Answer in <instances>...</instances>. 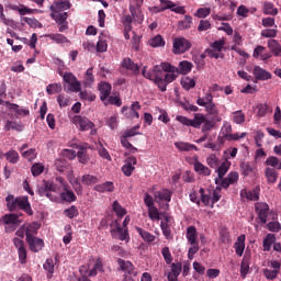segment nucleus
Here are the masks:
<instances>
[{
  "mask_svg": "<svg viewBox=\"0 0 281 281\" xmlns=\"http://www.w3.org/2000/svg\"><path fill=\"white\" fill-rule=\"evenodd\" d=\"M32 234H36V229H34L33 225H23L15 233L19 238H24L26 236V240L27 236H32Z\"/></svg>",
  "mask_w": 281,
  "mask_h": 281,
  "instance_id": "nucleus-20",
  "label": "nucleus"
},
{
  "mask_svg": "<svg viewBox=\"0 0 281 281\" xmlns=\"http://www.w3.org/2000/svg\"><path fill=\"white\" fill-rule=\"evenodd\" d=\"M156 201H160L161 203H166L165 210H168V203H170L172 199V193L168 191L167 189H162L161 191H157L155 193Z\"/></svg>",
  "mask_w": 281,
  "mask_h": 281,
  "instance_id": "nucleus-16",
  "label": "nucleus"
},
{
  "mask_svg": "<svg viewBox=\"0 0 281 281\" xmlns=\"http://www.w3.org/2000/svg\"><path fill=\"white\" fill-rule=\"evenodd\" d=\"M121 144H122L123 148H126L127 150H130V153H137V148L135 146H133V144H131V142H128V137L122 135Z\"/></svg>",
  "mask_w": 281,
  "mask_h": 281,
  "instance_id": "nucleus-60",
  "label": "nucleus"
},
{
  "mask_svg": "<svg viewBox=\"0 0 281 281\" xmlns=\"http://www.w3.org/2000/svg\"><path fill=\"white\" fill-rule=\"evenodd\" d=\"M95 82V77L93 76V68H88L85 75V87H91Z\"/></svg>",
  "mask_w": 281,
  "mask_h": 281,
  "instance_id": "nucleus-43",
  "label": "nucleus"
},
{
  "mask_svg": "<svg viewBox=\"0 0 281 281\" xmlns=\"http://www.w3.org/2000/svg\"><path fill=\"white\" fill-rule=\"evenodd\" d=\"M60 91H63V85L60 83H50L46 87V93H48V95L60 93Z\"/></svg>",
  "mask_w": 281,
  "mask_h": 281,
  "instance_id": "nucleus-47",
  "label": "nucleus"
},
{
  "mask_svg": "<svg viewBox=\"0 0 281 281\" xmlns=\"http://www.w3.org/2000/svg\"><path fill=\"white\" fill-rule=\"evenodd\" d=\"M72 124H75L79 131H91V135H95L97 133L95 128H93L95 125L86 116L75 115L72 117Z\"/></svg>",
  "mask_w": 281,
  "mask_h": 281,
  "instance_id": "nucleus-4",
  "label": "nucleus"
},
{
  "mask_svg": "<svg viewBox=\"0 0 281 281\" xmlns=\"http://www.w3.org/2000/svg\"><path fill=\"white\" fill-rule=\"evenodd\" d=\"M136 231L138 232L139 236L145 240L146 243H155V236L143 228L136 227Z\"/></svg>",
  "mask_w": 281,
  "mask_h": 281,
  "instance_id": "nucleus-51",
  "label": "nucleus"
},
{
  "mask_svg": "<svg viewBox=\"0 0 281 281\" xmlns=\"http://www.w3.org/2000/svg\"><path fill=\"white\" fill-rule=\"evenodd\" d=\"M192 47V43L184 37H176L173 40V54H186Z\"/></svg>",
  "mask_w": 281,
  "mask_h": 281,
  "instance_id": "nucleus-6",
  "label": "nucleus"
},
{
  "mask_svg": "<svg viewBox=\"0 0 281 281\" xmlns=\"http://www.w3.org/2000/svg\"><path fill=\"white\" fill-rule=\"evenodd\" d=\"M142 105L139 102H134L130 108H123L122 113L125 114V117H130L131 120L139 119V110Z\"/></svg>",
  "mask_w": 281,
  "mask_h": 281,
  "instance_id": "nucleus-10",
  "label": "nucleus"
},
{
  "mask_svg": "<svg viewBox=\"0 0 281 281\" xmlns=\"http://www.w3.org/2000/svg\"><path fill=\"white\" fill-rule=\"evenodd\" d=\"M50 16L56 23L59 24V32H67V30H69V24L67 23V12L52 11Z\"/></svg>",
  "mask_w": 281,
  "mask_h": 281,
  "instance_id": "nucleus-5",
  "label": "nucleus"
},
{
  "mask_svg": "<svg viewBox=\"0 0 281 281\" xmlns=\"http://www.w3.org/2000/svg\"><path fill=\"white\" fill-rule=\"evenodd\" d=\"M4 157L7 161H10V164H19V153L16 150H9L4 154Z\"/></svg>",
  "mask_w": 281,
  "mask_h": 281,
  "instance_id": "nucleus-54",
  "label": "nucleus"
},
{
  "mask_svg": "<svg viewBox=\"0 0 281 281\" xmlns=\"http://www.w3.org/2000/svg\"><path fill=\"white\" fill-rule=\"evenodd\" d=\"M269 49L274 54V56H281V45L276 40H270L268 42Z\"/></svg>",
  "mask_w": 281,
  "mask_h": 281,
  "instance_id": "nucleus-42",
  "label": "nucleus"
},
{
  "mask_svg": "<svg viewBox=\"0 0 281 281\" xmlns=\"http://www.w3.org/2000/svg\"><path fill=\"white\" fill-rule=\"evenodd\" d=\"M193 167L195 172H198V175H203L204 177H210L212 175V170L199 160H195L193 162Z\"/></svg>",
  "mask_w": 281,
  "mask_h": 281,
  "instance_id": "nucleus-22",
  "label": "nucleus"
},
{
  "mask_svg": "<svg viewBox=\"0 0 281 281\" xmlns=\"http://www.w3.org/2000/svg\"><path fill=\"white\" fill-rule=\"evenodd\" d=\"M192 67H194V65H192V63L188 60L180 61L179 64L180 74H190L192 71Z\"/></svg>",
  "mask_w": 281,
  "mask_h": 281,
  "instance_id": "nucleus-58",
  "label": "nucleus"
},
{
  "mask_svg": "<svg viewBox=\"0 0 281 281\" xmlns=\"http://www.w3.org/2000/svg\"><path fill=\"white\" fill-rule=\"evenodd\" d=\"M150 47H165L166 41L161 35H156L148 41Z\"/></svg>",
  "mask_w": 281,
  "mask_h": 281,
  "instance_id": "nucleus-38",
  "label": "nucleus"
},
{
  "mask_svg": "<svg viewBox=\"0 0 281 281\" xmlns=\"http://www.w3.org/2000/svg\"><path fill=\"white\" fill-rule=\"evenodd\" d=\"M176 148L180 150V153H190L191 150H199L195 145L186 143V142H176L175 143Z\"/></svg>",
  "mask_w": 281,
  "mask_h": 281,
  "instance_id": "nucleus-28",
  "label": "nucleus"
},
{
  "mask_svg": "<svg viewBox=\"0 0 281 281\" xmlns=\"http://www.w3.org/2000/svg\"><path fill=\"white\" fill-rule=\"evenodd\" d=\"M45 170V166L41 162H36L32 166L31 172L33 177H38L40 175H43V171Z\"/></svg>",
  "mask_w": 281,
  "mask_h": 281,
  "instance_id": "nucleus-63",
  "label": "nucleus"
},
{
  "mask_svg": "<svg viewBox=\"0 0 281 281\" xmlns=\"http://www.w3.org/2000/svg\"><path fill=\"white\" fill-rule=\"evenodd\" d=\"M241 199H247V201H258L260 198L258 190L254 189L252 191L241 190L240 191Z\"/></svg>",
  "mask_w": 281,
  "mask_h": 281,
  "instance_id": "nucleus-32",
  "label": "nucleus"
},
{
  "mask_svg": "<svg viewBox=\"0 0 281 281\" xmlns=\"http://www.w3.org/2000/svg\"><path fill=\"white\" fill-rule=\"evenodd\" d=\"M44 36L45 38H49L54 43H57V45H65V43H69V40L60 33L46 34Z\"/></svg>",
  "mask_w": 281,
  "mask_h": 281,
  "instance_id": "nucleus-26",
  "label": "nucleus"
},
{
  "mask_svg": "<svg viewBox=\"0 0 281 281\" xmlns=\"http://www.w3.org/2000/svg\"><path fill=\"white\" fill-rule=\"evenodd\" d=\"M14 247L18 249L19 260L21 265H25L27 260V249H25V243L19 237L13 238Z\"/></svg>",
  "mask_w": 281,
  "mask_h": 281,
  "instance_id": "nucleus-7",
  "label": "nucleus"
},
{
  "mask_svg": "<svg viewBox=\"0 0 281 281\" xmlns=\"http://www.w3.org/2000/svg\"><path fill=\"white\" fill-rule=\"evenodd\" d=\"M0 23H3V25H8L9 27H12L14 25V20L5 18L2 4H0Z\"/></svg>",
  "mask_w": 281,
  "mask_h": 281,
  "instance_id": "nucleus-61",
  "label": "nucleus"
},
{
  "mask_svg": "<svg viewBox=\"0 0 281 281\" xmlns=\"http://www.w3.org/2000/svg\"><path fill=\"white\" fill-rule=\"evenodd\" d=\"M99 91H100V100L104 102L109 95H111V86L108 82H100L99 83Z\"/></svg>",
  "mask_w": 281,
  "mask_h": 281,
  "instance_id": "nucleus-23",
  "label": "nucleus"
},
{
  "mask_svg": "<svg viewBox=\"0 0 281 281\" xmlns=\"http://www.w3.org/2000/svg\"><path fill=\"white\" fill-rule=\"evenodd\" d=\"M18 207L20 210H23L29 216H32L34 214V211H32V206L30 205V200H27V196H21L18 198Z\"/></svg>",
  "mask_w": 281,
  "mask_h": 281,
  "instance_id": "nucleus-19",
  "label": "nucleus"
},
{
  "mask_svg": "<svg viewBox=\"0 0 281 281\" xmlns=\"http://www.w3.org/2000/svg\"><path fill=\"white\" fill-rule=\"evenodd\" d=\"M229 170V162L225 161L223 162L218 168H216L217 178L215 179H224L223 177L227 175V171Z\"/></svg>",
  "mask_w": 281,
  "mask_h": 281,
  "instance_id": "nucleus-56",
  "label": "nucleus"
},
{
  "mask_svg": "<svg viewBox=\"0 0 281 281\" xmlns=\"http://www.w3.org/2000/svg\"><path fill=\"white\" fill-rule=\"evenodd\" d=\"M144 5V0H130V12L132 16L139 14V8Z\"/></svg>",
  "mask_w": 281,
  "mask_h": 281,
  "instance_id": "nucleus-31",
  "label": "nucleus"
},
{
  "mask_svg": "<svg viewBox=\"0 0 281 281\" xmlns=\"http://www.w3.org/2000/svg\"><path fill=\"white\" fill-rule=\"evenodd\" d=\"M26 243L29 244V247L31 249V251H34L35 254L37 251H41V249H43L45 243H43V239L38 238V237H34V236H27V240Z\"/></svg>",
  "mask_w": 281,
  "mask_h": 281,
  "instance_id": "nucleus-13",
  "label": "nucleus"
},
{
  "mask_svg": "<svg viewBox=\"0 0 281 281\" xmlns=\"http://www.w3.org/2000/svg\"><path fill=\"white\" fill-rule=\"evenodd\" d=\"M80 89H82V85L80 83V81H78V78L68 82V91H71L72 93H78L80 92Z\"/></svg>",
  "mask_w": 281,
  "mask_h": 281,
  "instance_id": "nucleus-59",
  "label": "nucleus"
},
{
  "mask_svg": "<svg viewBox=\"0 0 281 281\" xmlns=\"http://www.w3.org/2000/svg\"><path fill=\"white\" fill-rule=\"evenodd\" d=\"M0 220L5 225L4 229L8 234L14 232L16 227H19V225L23 223V218H21V215L14 213L5 214Z\"/></svg>",
  "mask_w": 281,
  "mask_h": 281,
  "instance_id": "nucleus-3",
  "label": "nucleus"
},
{
  "mask_svg": "<svg viewBox=\"0 0 281 281\" xmlns=\"http://www.w3.org/2000/svg\"><path fill=\"white\" fill-rule=\"evenodd\" d=\"M181 86L186 91H190V89H194V87H196V81L190 77H183L181 79Z\"/></svg>",
  "mask_w": 281,
  "mask_h": 281,
  "instance_id": "nucleus-41",
  "label": "nucleus"
},
{
  "mask_svg": "<svg viewBox=\"0 0 281 281\" xmlns=\"http://www.w3.org/2000/svg\"><path fill=\"white\" fill-rule=\"evenodd\" d=\"M49 186H50V192H55V193L59 192V194L60 192L69 188V184H67V182L61 177H57L55 181L49 182Z\"/></svg>",
  "mask_w": 281,
  "mask_h": 281,
  "instance_id": "nucleus-11",
  "label": "nucleus"
},
{
  "mask_svg": "<svg viewBox=\"0 0 281 281\" xmlns=\"http://www.w3.org/2000/svg\"><path fill=\"white\" fill-rule=\"evenodd\" d=\"M266 166L281 170V159L276 156H270L266 159Z\"/></svg>",
  "mask_w": 281,
  "mask_h": 281,
  "instance_id": "nucleus-40",
  "label": "nucleus"
},
{
  "mask_svg": "<svg viewBox=\"0 0 281 281\" xmlns=\"http://www.w3.org/2000/svg\"><path fill=\"white\" fill-rule=\"evenodd\" d=\"M5 106H7V109H9V111L16 113V115H22L24 117H25V115H30V110H25V109L19 106L18 104L5 102Z\"/></svg>",
  "mask_w": 281,
  "mask_h": 281,
  "instance_id": "nucleus-25",
  "label": "nucleus"
},
{
  "mask_svg": "<svg viewBox=\"0 0 281 281\" xmlns=\"http://www.w3.org/2000/svg\"><path fill=\"white\" fill-rule=\"evenodd\" d=\"M58 63V68L57 71L59 74V76H61L64 82H66V85H69V82H72V80H76V77L74 74L71 72H63V69H65V63H63V60L57 59Z\"/></svg>",
  "mask_w": 281,
  "mask_h": 281,
  "instance_id": "nucleus-17",
  "label": "nucleus"
},
{
  "mask_svg": "<svg viewBox=\"0 0 281 281\" xmlns=\"http://www.w3.org/2000/svg\"><path fill=\"white\" fill-rule=\"evenodd\" d=\"M5 201H7L8 210H10V212H13V210H16L18 203H19V198H14V195L9 194L5 198Z\"/></svg>",
  "mask_w": 281,
  "mask_h": 281,
  "instance_id": "nucleus-45",
  "label": "nucleus"
},
{
  "mask_svg": "<svg viewBox=\"0 0 281 281\" xmlns=\"http://www.w3.org/2000/svg\"><path fill=\"white\" fill-rule=\"evenodd\" d=\"M231 117L235 124H245V114L241 110L235 111L231 114Z\"/></svg>",
  "mask_w": 281,
  "mask_h": 281,
  "instance_id": "nucleus-44",
  "label": "nucleus"
},
{
  "mask_svg": "<svg viewBox=\"0 0 281 281\" xmlns=\"http://www.w3.org/2000/svg\"><path fill=\"white\" fill-rule=\"evenodd\" d=\"M135 166H137V158H135V156L128 157L122 167L123 175H125V177H131L133 170H135Z\"/></svg>",
  "mask_w": 281,
  "mask_h": 281,
  "instance_id": "nucleus-12",
  "label": "nucleus"
},
{
  "mask_svg": "<svg viewBox=\"0 0 281 281\" xmlns=\"http://www.w3.org/2000/svg\"><path fill=\"white\" fill-rule=\"evenodd\" d=\"M122 67H124V69H128L130 71H133V74H139V66L133 63L131 58L123 59Z\"/></svg>",
  "mask_w": 281,
  "mask_h": 281,
  "instance_id": "nucleus-34",
  "label": "nucleus"
},
{
  "mask_svg": "<svg viewBox=\"0 0 281 281\" xmlns=\"http://www.w3.org/2000/svg\"><path fill=\"white\" fill-rule=\"evenodd\" d=\"M268 183H276L278 181V172L273 168H266L265 171Z\"/></svg>",
  "mask_w": 281,
  "mask_h": 281,
  "instance_id": "nucleus-37",
  "label": "nucleus"
},
{
  "mask_svg": "<svg viewBox=\"0 0 281 281\" xmlns=\"http://www.w3.org/2000/svg\"><path fill=\"white\" fill-rule=\"evenodd\" d=\"M252 75L256 80H271V72L267 71L265 68L260 66H254Z\"/></svg>",
  "mask_w": 281,
  "mask_h": 281,
  "instance_id": "nucleus-14",
  "label": "nucleus"
},
{
  "mask_svg": "<svg viewBox=\"0 0 281 281\" xmlns=\"http://www.w3.org/2000/svg\"><path fill=\"white\" fill-rule=\"evenodd\" d=\"M238 181V172L233 171L224 179H215L216 186H221V188H229V186H234Z\"/></svg>",
  "mask_w": 281,
  "mask_h": 281,
  "instance_id": "nucleus-8",
  "label": "nucleus"
},
{
  "mask_svg": "<svg viewBox=\"0 0 281 281\" xmlns=\"http://www.w3.org/2000/svg\"><path fill=\"white\" fill-rule=\"evenodd\" d=\"M205 111L209 113V115H212L215 122H221V120H223V117L220 115L221 110H218V105H216L214 101L205 108Z\"/></svg>",
  "mask_w": 281,
  "mask_h": 281,
  "instance_id": "nucleus-18",
  "label": "nucleus"
},
{
  "mask_svg": "<svg viewBox=\"0 0 281 281\" xmlns=\"http://www.w3.org/2000/svg\"><path fill=\"white\" fill-rule=\"evenodd\" d=\"M69 8H71V3L67 0L56 1L54 4L49 7L52 12H65V10H69Z\"/></svg>",
  "mask_w": 281,
  "mask_h": 281,
  "instance_id": "nucleus-21",
  "label": "nucleus"
},
{
  "mask_svg": "<svg viewBox=\"0 0 281 281\" xmlns=\"http://www.w3.org/2000/svg\"><path fill=\"white\" fill-rule=\"evenodd\" d=\"M273 243H276V235L268 234L263 239V251H271V245H273Z\"/></svg>",
  "mask_w": 281,
  "mask_h": 281,
  "instance_id": "nucleus-52",
  "label": "nucleus"
},
{
  "mask_svg": "<svg viewBox=\"0 0 281 281\" xmlns=\"http://www.w3.org/2000/svg\"><path fill=\"white\" fill-rule=\"evenodd\" d=\"M263 14H269L270 16H276L278 14V9L271 2L263 3Z\"/></svg>",
  "mask_w": 281,
  "mask_h": 281,
  "instance_id": "nucleus-50",
  "label": "nucleus"
},
{
  "mask_svg": "<svg viewBox=\"0 0 281 281\" xmlns=\"http://www.w3.org/2000/svg\"><path fill=\"white\" fill-rule=\"evenodd\" d=\"M177 67L168 63H161L154 67V81L160 91L164 92L170 82L177 80Z\"/></svg>",
  "mask_w": 281,
  "mask_h": 281,
  "instance_id": "nucleus-1",
  "label": "nucleus"
},
{
  "mask_svg": "<svg viewBox=\"0 0 281 281\" xmlns=\"http://www.w3.org/2000/svg\"><path fill=\"white\" fill-rule=\"evenodd\" d=\"M247 273H249V257L245 256L241 260L240 266V276L243 279L247 278Z\"/></svg>",
  "mask_w": 281,
  "mask_h": 281,
  "instance_id": "nucleus-46",
  "label": "nucleus"
},
{
  "mask_svg": "<svg viewBox=\"0 0 281 281\" xmlns=\"http://www.w3.org/2000/svg\"><path fill=\"white\" fill-rule=\"evenodd\" d=\"M214 102V95H212V93L206 92L204 97H199L196 100V104L199 106H204V109L209 105L212 104Z\"/></svg>",
  "mask_w": 281,
  "mask_h": 281,
  "instance_id": "nucleus-33",
  "label": "nucleus"
},
{
  "mask_svg": "<svg viewBox=\"0 0 281 281\" xmlns=\"http://www.w3.org/2000/svg\"><path fill=\"white\" fill-rule=\"evenodd\" d=\"M59 196L66 203H74V201H76V199H77L76 193H74V191L69 190V187L64 189V191L59 193Z\"/></svg>",
  "mask_w": 281,
  "mask_h": 281,
  "instance_id": "nucleus-29",
  "label": "nucleus"
},
{
  "mask_svg": "<svg viewBox=\"0 0 281 281\" xmlns=\"http://www.w3.org/2000/svg\"><path fill=\"white\" fill-rule=\"evenodd\" d=\"M11 10H14L15 12H19L21 16H25V14H34L36 10L30 9L25 7L24 4H13L11 5Z\"/></svg>",
  "mask_w": 281,
  "mask_h": 281,
  "instance_id": "nucleus-30",
  "label": "nucleus"
},
{
  "mask_svg": "<svg viewBox=\"0 0 281 281\" xmlns=\"http://www.w3.org/2000/svg\"><path fill=\"white\" fill-rule=\"evenodd\" d=\"M99 273H104V265L102 263V259H97L94 267L89 271L88 276L91 278L98 276Z\"/></svg>",
  "mask_w": 281,
  "mask_h": 281,
  "instance_id": "nucleus-35",
  "label": "nucleus"
},
{
  "mask_svg": "<svg viewBox=\"0 0 281 281\" xmlns=\"http://www.w3.org/2000/svg\"><path fill=\"white\" fill-rule=\"evenodd\" d=\"M121 271H125V273H133V263L131 261H125L124 259L117 260Z\"/></svg>",
  "mask_w": 281,
  "mask_h": 281,
  "instance_id": "nucleus-49",
  "label": "nucleus"
},
{
  "mask_svg": "<svg viewBox=\"0 0 281 281\" xmlns=\"http://www.w3.org/2000/svg\"><path fill=\"white\" fill-rule=\"evenodd\" d=\"M21 21H23L24 23H27V25H30V27H43V24L41 22H38V20L34 19V18H22Z\"/></svg>",
  "mask_w": 281,
  "mask_h": 281,
  "instance_id": "nucleus-62",
  "label": "nucleus"
},
{
  "mask_svg": "<svg viewBox=\"0 0 281 281\" xmlns=\"http://www.w3.org/2000/svg\"><path fill=\"white\" fill-rule=\"evenodd\" d=\"M177 122L182 124L183 126H192L193 128H201L202 125V133H207L214 128V123L207 117L205 114L195 113L193 120L188 119V116L178 115L176 117Z\"/></svg>",
  "mask_w": 281,
  "mask_h": 281,
  "instance_id": "nucleus-2",
  "label": "nucleus"
},
{
  "mask_svg": "<svg viewBox=\"0 0 281 281\" xmlns=\"http://www.w3.org/2000/svg\"><path fill=\"white\" fill-rule=\"evenodd\" d=\"M204 148H210L213 151H218L223 148V137L217 138V143H206Z\"/></svg>",
  "mask_w": 281,
  "mask_h": 281,
  "instance_id": "nucleus-53",
  "label": "nucleus"
},
{
  "mask_svg": "<svg viewBox=\"0 0 281 281\" xmlns=\"http://www.w3.org/2000/svg\"><path fill=\"white\" fill-rule=\"evenodd\" d=\"M22 157L27 159V161H34V159H36V149L31 148L29 150L22 151Z\"/></svg>",
  "mask_w": 281,
  "mask_h": 281,
  "instance_id": "nucleus-64",
  "label": "nucleus"
},
{
  "mask_svg": "<svg viewBox=\"0 0 281 281\" xmlns=\"http://www.w3.org/2000/svg\"><path fill=\"white\" fill-rule=\"evenodd\" d=\"M256 214L258 215L259 221L267 223L269 217V204L259 202L255 205Z\"/></svg>",
  "mask_w": 281,
  "mask_h": 281,
  "instance_id": "nucleus-9",
  "label": "nucleus"
},
{
  "mask_svg": "<svg viewBox=\"0 0 281 281\" xmlns=\"http://www.w3.org/2000/svg\"><path fill=\"white\" fill-rule=\"evenodd\" d=\"M37 192L40 196H46L49 199V201H57L58 196L52 194V188L49 186V182H45L44 184L40 186L37 188Z\"/></svg>",
  "mask_w": 281,
  "mask_h": 281,
  "instance_id": "nucleus-15",
  "label": "nucleus"
},
{
  "mask_svg": "<svg viewBox=\"0 0 281 281\" xmlns=\"http://www.w3.org/2000/svg\"><path fill=\"white\" fill-rule=\"evenodd\" d=\"M235 254L239 258L245 254V235H240L234 244Z\"/></svg>",
  "mask_w": 281,
  "mask_h": 281,
  "instance_id": "nucleus-27",
  "label": "nucleus"
},
{
  "mask_svg": "<svg viewBox=\"0 0 281 281\" xmlns=\"http://www.w3.org/2000/svg\"><path fill=\"white\" fill-rule=\"evenodd\" d=\"M94 190L97 192H113V190H115V187L113 186V182L108 181L102 184H97L94 187Z\"/></svg>",
  "mask_w": 281,
  "mask_h": 281,
  "instance_id": "nucleus-36",
  "label": "nucleus"
},
{
  "mask_svg": "<svg viewBox=\"0 0 281 281\" xmlns=\"http://www.w3.org/2000/svg\"><path fill=\"white\" fill-rule=\"evenodd\" d=\"M206 164H207V166H210V168H218V166H221V159H218V157H216V155L211 154L206 158Z\"/></svg>",
  "mask_w": 281,
  "mask_h": 281,
  "instance_id": "nucleus-57",
  "label": "nucleus"
},
{
  "mask_svg": "<svg viewBox=\"0 0 281 281\" xmlns=\"http://www.w3.org/2000/svg\"><path fill=\"white\" fill-rule=\"evenodd\" d=\"M160 3H162V5H165L168 10H170L171 12H176L177 14H183V12H186V9H183V7L177 5L170 0H160Z\"/></svg>",
  "mask_w": 281,
  "mask_h": 281,
  "instance_id": "nucleus-24",
  "label": "nucleus"
},
{
  "mask_svg": "<svg viewBox=\"0 0 281 281\" xmlns=\"http://www.w3.org/2000/svg\"><path fill=\"white\" fill-rule=\"evenodd\" d=\"M68 181L72 186L77 194H82V186H80V181H78V179H76L74 175H68Z\"/></svg>",
  "mask_w": 281,
  "mask_h": 281,
  "instance_id": "nucleus-39",
  "label": "nucleus"
},
{
  "mask_svg": "<svg viewBox=\"0 0 281 281\" xmlns=\"http://www.w3.org/2000/svg\"><path fill=\"white\" fill-rule=\"evenodd\" d=\"M112 210L120 218H122V216H126V209L122 207V205L117 201L113 202Z\"/></svg>",
  "mask_w": 281,
  "mask_h": 281,
  "instance_id": "nucleus-55",
  "label": "nucleus"
},
{
  "mask_svg": "<svg viewBox=\"0 0 281 281\" xmlns=\"http://www.w3.org/2000/svg\"><path fill=\"white\" fill-rule=\"evenodd\" d=\"M187 239L190 245H194L196 243V228L194 226H189L187 228Z\"/></svg>",
  "mask_w": 281,
  "mask_h": 281,
  "instance_id": "nucleus-48",
  "label": "nucleus"
}]
</instances>
